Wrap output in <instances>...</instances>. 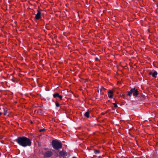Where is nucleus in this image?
Wrapping results in <instances>:
<instances>
[{
    "label": "nucleus",
    "mask_w": 158,
    "mask_h": 158,
    "mask_svg": "<svg viewBox=\"0 0 158 158\" xmlns=\"http://www.w3.org/2000/svg\"><path fill=\"white\" fill-rule=\"evenodd\" d=\"M16 141L20 145L24 147L30 146L31 144V140L24 136L18 137L16 139Z\"/></svg>",
    "instance_id": "nucleus-1"
},
{
    "label": "nucleus",
    "mask_w": 158,
    "mask_h": 158,
    "mask_svg": "<svg viewBox=\"0 0 158 158\" xmlns=\"http://www.w3.org/2000/svg\"><path fill=\"white\" fill-rule=\"evenodd\" d=\"M52 144L53 148L56 150L61 148L62 147L61 142L58 140H53Z\"/></svg>",
    "instance_id": "nucleus-2"
},
{
    "label": "nucleus",
    "mask_w": 158,
    "mask_h": 158,
    "mask_svg": "<svg viewBox=\"0 0 158 158\" xmlns=\"http://www.w3.org/2000/svg\"><path fill=\"white\" fill-rule=\"evenodd\" d=\"M132 94L134 96L137 97L139 94L138 89H136L135 88H132L130 90L128 91L127 95L131 97Z\"/></svg>",
    "instance_id": "nucleus-3"
},
{
    "label": "nucleus",
    "mask_w": 158,
    "mask_h": 158,
    "mask_svg": "<svg viewBox=\"0 0 158 158\" xmlns=\"http://www.w3.org/2000/svg\"><path fill=\"white\" fill-rule=\"evenodd\" d=\"M44 155L45 157H49L52 155V153L51 151H47Z\"/></svg>",
    "instance_id": "nucleus-4"
},
{
    "label": "nucleus",
    "mask_w": 158,
    "mask_h": 158,
    "mask_svg": "<svg viewBox=\"0 0 158 158\" xmlns=\"http://www.w3.org/2000/svg\"><path fill=\"white\" fill-rule=\"evenodd\" d=\"M41 14L40 12L38 10V12L35 16V19H39L41 18Z\"/></svg>",
    "instance_id": "nucleus-5"
},
{
    "label": "nucleus",
    "mask_w": 158,
    "mask_h": 158,
    "mask_svg": "<svg viewBox=\"0 0 158 158\" xmlns=\"http://www.w3.org/2000/svg\"><path fill=\"white\" fill-rule=\"evenodd\" d=\"M53 96L55 98H56L57 97L59 98L60 100H62V96L61 95H59V94L58 93L55 94L53 95Z\"/></svg>",
    "instance_id": "nucleus-6"
},
{
    "label": "nucleus",
    "mask_w": 158,
    "mask_h": 158,
    "mask_svg": "<svg viewBox=\"0 0 158 158\" xmlns=\"http://www.w3.org/2000/svg\"><path fill=\"white\" fill-rule=\"evenodd\" d=\"M66 155V152L64 151V150L60 151L59 152V156L62 157H64Z\"/></svg>",
    "instance_id": "nucleus-7"
},
{
    "label": "nucleus",
    "mask_w": 158,
    "mask_h": 158,
    "mask_svg": "<svg viewBox=\"0 0 158 158\" xmlns=\"http://www.w3.org/2000/svg\"><path fill=\"white\" fill-rule=\"evenodd\" d=\"M108 95L110 98H112L113 97V92L111 90H110L108 92Z\"/></svg>",
    "instance_id": "nucleus-8"
},
{
    "label": "nucleus",
    "mask_w": 158,
    "mask_h": 158,
    "mask_svg": "<svg viewBox=\"0 0 158 158\" xmlns=\"http://www.w3.org/2000/svg\"><path fill=\"white\" fill-rule=\"evenodd\" d=\"M158 73L156 71H154V72H153L152 76L154 78H156V76L158 74Z\"/></svg>",
    "instance_id": "nucleus-9"
},
{
    "label": "nucleus",
    "mask_w": 158,
    "mask_h": 158,
    "mask_svg": "<svg viewBox=\"0 0 158 158\" xmlns=\"http://www.w3.org/2000/svg\"><path fill=\"white\" fill-rule=\"evenodd\" d=\"M84 115L86 117L88 118L89 117V112H86L84 114Z\"/></svg>",
    "instance_id": "nucleus-10"
},
{
    "label": "nucleus",
    "mask_w": 158,
    "mask_h": 158,
    "mask_svg": "<svg viewBox=\"0 0 158 158\" xmlns=\"http://www.w3.org/2000/svg\"><path fill=\"white\" fill-rule=\"evenodd\" d=\"M100 152V151L99 150H94V153L97 154L98 153H99Z\"/></svg>",
    "instance_id": "nucleus-11"
},
{
    "label": "nucleus",
    "mask_w": 158,
    "mask_h": 158,
    "mask_svg": "<svg viewBox=\"0 0 158 158\" xmlns=\"http://www.w3.org/2000/svg\"><path fill=\"white\" fill-rule=\"evenodd\" d=\"M45 130H45V129L43 128L42 129L40 130H39V131H40V132H42V131H45Z\"/></svg>",
    "instance_id": "nucleus-12"
},
{
    "label": "nucleus",
    "mask_w": 158,
    "mask_h": 158,
    "mask_svg": "<svg viewBox=\"0 0 158 158\" xmlns=\"http://www.w3.org/2000/svg\"><path fill=\"white\" fill-rule=\"evenodd\" d=\"M113 104L114 105V107L115 108L117 107H118L117 104L115 103H113Z\"/></svg>",
    "instance_id": "nucleus-13"
},
{
    "label": "nucleus",
    "mask_w": 158,
    "mask_h": 158,
    "mask_svg": "<svg viewBox=\"0 0 158 158\" xmlns=\"http://www.w3.org/2000/svg\"><path fill=\"white\" fill-rule=\"evenodd\" d=\"M56 106L57 107H59L60 106V104H59V103L57 102H56Z\"/></svg>",
    "instance_id": "nucleus-14"
},
{
    "label": "nucleus",
    "mask_w": 158,
    "mask_h": 158,
    "mask_svg": "<svg viewBox=\"0 0 158 158\" xmlns=\"http://www.w3.org/2000/svg\"><path fill=\"white\" fill-rule=\"evenodd\" d=\"M152 73L153 72H150L148 73V75H152Z\"/></svg>",
    "instance_id": "nucleus-15"
},
{
    "label": "nucleus",
    "mask_w": 158,
    "mask_h": 158,
    "mask_svg": "<svg viewBox=\"0 0 158 158\" xmlns=\"http://www.w3.org/2000/svg\"><path fill=\"white\" fill-rule=\"evenodd\" d=\"M6 112H7V111H5V110H4V113H3V114H4V115H6Z\"/></svg>",
    "instance_id": "nucleus-16"
},
{
    "label": "nucleus",
    "mask_w": 158,
    "mask_h": 158,
    "mask_svg": "<svg viewBox=\"0 0 158 158\" xmlns=\"http://www.w3.org/2000/svg\"><path fill=\"white\" fill-rule=\"evenodd\" d=\"M102 89H105L103 87H101V89H100V92H101V91Z\"/></svg>",
    "instance_id": "nucleus-17"
},
{
    "label": "nucleus",
    "mask_w": 158,
    "mask_h": 158,
    "mask_svg": "<svg viewBox=\"0 0 158 158\" xmlns=\"http://www.w3.org/2000/svg\"><path fill=\"white\" fill-rule=\"evenodd\" d=\"M95 60H98V57H96L95 58Z\"/></svg>",
    "instance_id": "nucleus-18"
},
{
    "label": "nucleus",
    "mask_w": 158,
    "mask_h": 158,
    "mask_svg": "<svg viewBox=\"0 0 158 158\" xmlns=\"http://www.w3.org/2000/svg\"><path fill=\"white\" fill-rule=\"evenodd\" d=\"M124 96H124V95H122V97H123V98H124Z\"/></svg>",
    "instance_id": "nucleus-19"
},
{
    "label": "nucleus",
    "mask_w": 158,
    "mask_h": 158,
    "mask_svg": "<svg viewBox=\"0 0 158 158\" xmlns=\"http://www.w3.org/2000/svg\"><path fill=\"white\" fill-rule=\"evenodd\" d=\"M79 114H80V116L81 115V113H80V112Z\"/></svg>",
    "instance_id": "nucleus-20"
},
{
    "label": "nucleus",
    "mask_w": 158,
    "mask_h": 158,
    "mask_svg": "<svg viewBox=\"0 0 158 158\" xmlns=\"http://www.w3.org/2000/svg\"><path fill=\"white\" fill-rule=\"evenodd\" d=\"M2 114V113L0 112V115H1Z\"/></svg>",
    "instance_id": "nucleus-21"
},
{
    "label": "nucleus",
    "mask_w": 158,
    "mask_h": 158,
    "mask_svg": "<svg viewBox=\"0 0 158 158\" xmlns=\"http://www.w3.org/2000/svg\"><path fill=\"white\" fill-rule=\"evenodd\" d=\"M73 158H76L75 157H73Z\"/></svg>",
    "instance_id": "nucleus-22"
}]
</instances>
